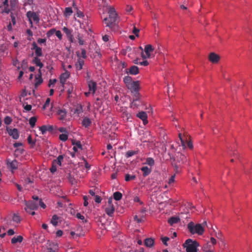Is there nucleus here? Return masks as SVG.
<instances>
[{"mask_svg":"<svg viewBox=\"0 0 252 252\" xmlns=\"http://www.w3.org/2000/svg\"><path fill=\"white\" fill-rule=\"evenodd\" d=\"M109 17L104 19V22L106 26L108 27L112 31H116L118 29V26L117 23V14L113 7H110L109 11Z\"/></svg>","mask_w":252,"mask_h":252,"instance_id":"obj_1","label":"nucleus"},{"mask_svg":"<svg viewBox=\"0 0 252 252\" xmlns=\"http://www.w3.org/2000/svg\"><path fill=\"white\" fill-rule=\"evenodd\" d=\"M206 225V221H204L202 224L197 223L196 224L191 221L188 224L187 228L191 234L202 235L204 232V226Z\"/></svg>","mask_w":252,"mask_h":252,"instance_id":"obj_2","label":"nucleus"},{"mask_svg":"<svg viewBox=\"0 0 252 252\" xmlns=\"http://www.w3.org/2000/svg\"><path fill=\"white\" fill-rule=\"evenodd\" d=\"M183 246L186 249V252H197V248L199 244L196 241L188 239L185 241Z\"/></svg>","mask_w":252,"mask_h":252,"instance_id":"obj_3","label":"nucleus"},{"mask_svg":"<svg viewBox=\"0 0 252 252\" xmlns=\"http://www.w3.org/2000/svg\"><path fill=\"white\" fill-rule=\"evenodd\" d=\"M126 87L129 89L134 96H140L139 91V82L138 81H133L132 83L128 84Z\"/></svg>","mask_w":252,"mask_h":252,"instance_id":"obj_4","label":"nucleus"},{"mask_svg":"<svg viewBox=\"0 0 252 252\" xmlns=\"http://www.w3.org/2000/svg\"><path fill=\"white\" fill-rule=\"evenodd\" d=\"M26 16L29 19L31 27H32L33 25L32 21L36 23H38L39 21L38 16L34 12L29 11L27 12Z\"/></svg>","mask_w":252,"mask_h":252,"instance_id":"obj_5","label":"nucleus"},{"mask_svg":"<svg viewBox=\"0 0 252 252\" xmlns=\"http://www.w3.org/2000/svg\"><path fill=\"white\" fill-rule=\"evenodd\" d=\"M154 50V47L151 44L146 45L144 48L145 54L142 52L141 57L143 59L149 58L151 57L150 53Z\"/></svg>","mask_w":252,"mask_h":252,"instance_id":"obj_6","label":"nucleus"},{"mask_svg":"<svg viewBox=\"0 0 252 252\" xmlns=\"http://www.w3.org/2000/svg\"><path fill=\"white\" fill-rule=\"evenodd\" d=\"M25 208H30V209L32 210H36L38 208V206H40L39 202L32 200L25 202Z\"/></svg>","mask_w":252,"mask_h":252,"instance_id":"obj_7","label":"nucleus"},{"mask_svg":"<svg viewBox=\"0 0 252 252\" xmlns=\"http://www.w3.org/2000/svg\"><path fill=\"white\" fill-rule=\"evenodd\" d=\"M77 56L78 57V59L75 63V66L77 70H81L83 68V66L84 64V61L83 59L80 58L79 53H77Z\"/></svg>","mask_w":252,"mask_h":252,"instance_id":"obj_8","label":"nucleus"},{"mask_svg":"<svg viewBox=\"0 0 252 252\" xmlns=\"http://www.w3.org/2000/svg\"><path fill=\"white\" fill-rule=\"evenodd\" d=\"M136 116L143 121L144 125H145L148 123V116L146 112L141 111L137 114Z\"/></svg>","mask_w":252,"mask_h":252,"instance_id":"obj_9","label":"nucleus"},{"mask_svg":"<svg viewBox=\"0 0 252 252\" xmlns=\"http://www.w3.org/2000/svg\"><path fill=\"white\" fill-rule=\"evenodd\" d=\"M70 76V73L69 71L65 70V72L62 73L60 78V83L62 84L63 87H64L65 83L69 78Z\"/></svg>","mask_w":252,"mask_h":252,"instance_id":"obj_10","label":"nucleus"},{"mask_svg":"<svg viewBox=\"0 0 252 252\" xmlns=\"http://www.w3.org/2000/svg\"><path fill=\"white\" fill-rule=\"evenodd\" d=\"M209 59L212 63H216L219 62L220 59V56L215 53H211L209 56Z\"/></svg>","mask_w":252,"mask_h":252,"instance_id":"obj_11","label":"nucleus"},{"mask_svg":"<svg viewBox=\"0 0 252 252\" xmlns=\"http://www.w3.org/2000/svg\"><path fill=\"white\" fill-rule=\"evenodd\" d=\"M139 68L137 66L132 65L131 66L127 71V69L126 70V73L127 74H129L131 75H137L139 73Z\"/></svg>","mask_w":252,"mask_h":252,"instance_id":"obj_12","label":"nucleus"},{"mask_svg":"<svg viewBox=\"0 0 252 252\" xmlns=\"http://www.w3.org/2000/svg\"><path fill=\"white\" fill-rule=\"evenodd\" d=\"M37 77H35V87L37 88L39 85H40L42 82L43 80L42 79V73L40 69H38V73L37 75Z\"/></svg>","mask_w":252,"mask_h":252,"instance_id":"obj_13","label":"nucleus"},{"mask_svg":"<svg viewBox=\"0 0 252 252\" xmlns=\"http://www.w3.org/2000/svg\"><path fill=\"white\" fill-rule=\"evenodd\" d=\"M88 87L90 92L94 94L96 89V84L95 82L90 80L88 82Z\"/></svg>","mask_w":252,"mask_h":252,"instance_id":"obj_14","label":"nucleus"},{"mask_svg":"<svg viewBox=\"0 0 252 252\" xmlns=\"http://www.w3.org/2000/svg\"><path fill=\"white\" fill-rule=\"evenodd\" d=\"M9 135L12 137L14 139H17L19 137V133L18 130L16 128H13L8 131Z\"/></svg>","mask_w":252,"mask_h":252,"instance_id":"obj_15","label":"nucleus"},{"mask_svg":"<svg viewBox=\"0 0 252 252\" xmlns=\"http://www.w3.org/2000/svg\"><path fill=\"white\" fill-rule=\"evenodd\" d=\"M39 57H34L32 61V63L34 64L36 66L39 67V69L43 66V64L41 63L40 59L39 58Z\"/></svg>","mask_w":252,"mask_h":252,"instance_id":"obj_16","label":"nucleus"},{"mask_svg":"<svg viewBox=\"0 0 252 252\" xmlns=\"http://www.w3.org/2000/svg\"><path fill=\"white\" fill-rule=\"evenodd\" d=\"M57 114L59 116V119L60 120L63 121L66 118L67 112L64 109H59L57 111Z\"/></svg>","mask_w":252,"mask_h":252,"instance_id":"obj_17","label":"nucleus"},{"mask_svg":"<svg viewBox=\"0 0 252 252\" xmlns=\"http://www.w3.org/2000/svg\"><path fill=\"white\" fill-rule=\"evenodd\" d=\"M72 144L74 145L73 149L75 152H77L78 148L80 149L81 150L82 149V145L79 141H76L75 140H73L72 141Z\"/></svg>","mask_w":252,"mask_h":252,"instance_id":"obj_18","label":"nucleus"},{"mask_svg":"<svg viewBox=\"0 0 252 252\" xmlns=\"http://www.w3.org/2000/svg\"><path fill=\"white\" fill-rule=\"evenodd\" d=\"M141 170L143 172V176L144 177H146L149 175L152 172V169L151 168H149L147 166H143L141 168Z\"/></svg>","mask_w":252,"mask_h":252,"instance_id":"obj_19","label":"nucleus"},{"mask_svg":"<svg viewBox=\"0 0 252 252\" xmlns=\"http://www.w3.org/2000/svg\"><path fill=\"white\" fill-rule=\"evenodd\" d=\"M115 211L113 205L108 206L105 208V212L109 216H112Z\"/></svg>","mask_w":252,"mask_h":252,"instance_id":"obj_20","label":"nucleus"},{"mask_svg":"<svg viewBox=\"0 0 252 252\" xmlns=\"http://www.w3.org/2000/svg\"><path fill=\"white\" fill-rule=\"evenodd\" d=\"M178 160L182 163H185L187 161V159L185 155L182 153H178L177 156Z\"/></svg>","mask_w":252,"mask_h":252,"instance_id":"obj_21","label":"nucleus"},{"mask_svg":"<svg viewBox=\"0 0 252 252\" xmlns=\"http://www.w3.org/2000/svg\"><path fill=\"white\" fill-rule=\"evenodd\" d=\"M32 198V201H36V202H39V204L40 205V206L42 207L43 209H45L46 208V205L42 201V199H39L37 196H33Z\"/></svg>","mask_w":252,"mask_h":252,"instance_id":"obj_22","label":"nucleus"},{"mask_svg":"<svg viewBox=\"0 0 252 252\" xmlns=\"http://www.w3.org/2000/svg\"><path fill=\"white\" fill-rule=\"evenodd\" d=\"M7 164L12 170L16 169L18 168V162L16 160H13L11 162L8 161Z\"/></svg>","mask_w":252,"mask_h":252,"instance_id":"obj_23","label":"nucleus"},{"mask_svg":"<svg viewBox=\"0 0 252 252\" xmlns=\"http://www.w3.org/2000/svg\"><path fill=\"white\" fill-rule=\"evenodd\" d=\"M23 240V238L22 236L19 235L17 237H14L11 239V243L13 244H16L17 243H21L22 242Z\"/></svg>","mask_w":252,"mask_h":252,"instance_id":"obj_24","label":"nucleus"},{"mask_svg":"<svg viewBox=\"0 0 252 252\" xmlns=\"http://www.w3.org/2000/svg\"><path fill=\"white\" fill-rule=\"evenodd\" d=\"M180 221V218L179 217H173L170 218L168 220V223L172 225L174 224L177 223Z\"/></svg>","mask_w":252,"mask_h":252,"instance_id":"obj_25","label":"nucleus"},{"mask_svg":"<svg viewBox=\"0 0 252 252\" xmlns=\"http://www.w3.org/2000/svg\"><path fill=\"white\" fill-rule=\"evenodd\" d=\"M145 245L148 247H152L154 244V240L152 238H146L145 240Z\"/></svg>","mask_w":252,"mask_h":252,"instance_id":"obj_26","label":"nucleus"},{"mask_svg":"<svg viewBox=\"0 0 252 252\" xmlns=\"http://www.w3.org/2000/svg\"><path fill=\"white\" fill-rule=\"evenodd\" d=\"M91 121L89 118L85 117L83 119L82 124L85 127H88L91 125Z\"/></svg>","mask_w":252,"mask_h":252,"instance_id":"obj_27","label":"nucleus"},{"mask_svg":"<svg viewBox=\"0 0 252 252\" xmlns=\"http://www.w3.org/2000/svg\"><path fill=\"white\" fill-rule=\"evenodd\" d=\"M124 82L125 83L126 86H128V84L132 83L133 81H132V78L131 77L129 76H125L124 78Z\"/></svg>","mask_w":252,"mask_h":252,"instance_id":"obj_28","label":"nucleus"},{"mask_svg":"<svg viewBox=\"0 0 252 252\" xmlns=\"http://www.w3.org/2000/svg\"><path fill=\"white\" fill-rule=\"evenodd\" d=\"M63 155H60L58 156L57 158L54 160L53 162V164H58L60 166L62 164V162L63 161Z\"/></svg>","mask_w":252,"mask_h":252,"instance_id":"obj_29","label":"nucleus"},{"mask_svg":"<svg viewBox=\"0 0 252 252\" xmlns=\"http://www.w3.org/2000/svg\"><path fill=\"white\" fill-rule=\"evenodd\" d=\"M122 194L119 191H116L113 194L114 199L117 201L121 200L122 198Z\"/></svg>","mask_w":252,"mask_h":252,"instance_id":"obj_30","label":"nucleus"},{"mask_svg":"<svg viewBox=\"0 0 252 252\" xmlns=\"http://www.w3.org/2000/svg\"><path fill=\"white\" fill-rule=\"evenodd\" d=\"M59 220V217L56 215H54L53 216L52 219L51 220V223L55 226H57L58 224V220Z\"/></svg>","mask_w":252,"mask_h":252,"instance_id":"obj_31","label":"nucleus"},{"mask_svg":"<svg viewBox=\"0 0 252 252\" xmlns=\"http://www.w3.org/2000/svg\"><path fill=\"white\" fill-rule=\"evenodd\" d=\"M145 164H148L151 166H152L155 164V160L152 158H147Z\"/></svg>","mask_w":252,"mask_h":252,"instance_id":"obj_32","label":"nucleus"},{"mask_svg":"<svg viewBox=\"0 0 252 252\" xmlns=\"http://www.w3.org/2000/svg\"><path fill=\"white\" fill-rule=\"evenodd\" d=\"M37 119L35 117H31L29 120V124L31 126V127L33 128L35 125V123L36 122Z\"/></svg>","mask_w":252,"mask_h":252,"instance_id":"obj_33","label":"nucleus"},{"mask_svg":"<svg viewBox=\"0 0 252 252\" xmlns=\"http://www.w3.org/2000/svg\"><path fill=\"white\" fill-rule=\"evenodd\" d=\"M139 99L140 96H138L137 97L134 96V98H133V101L130 104V107L133 108L137 107L138 105L135 103V101H138Z\"/></svg>","mask_w":252,"mask_h":252,"instance_id":"obj_34","label":"nucleus"},{"mask_svg":"<svg viewBox=\"0 0 252 252\" xmlns=\"http://www.w3.org/2000/svg\"><path fill=\"white\" fill-rule=\"evenodd\" d=\"M72 13V9L71 7H68L65 9L64 15L65 16L67 17L70 16Z\"/></svg>","mask_w":252,"mask_h":252,"instance_id":"obj_35","label":"nucleus"},{"mask_svg":"<svg viewBox=\"0 0 252 252\" xmlns=\"http://www.w3.org/2000/svg\"><path fill=\"white\" fill-rule=\"evenodd\" d=\"M67 178L68 179L69 182L72 184L74 185L76 183V181L73 176H72L71 174L69 173L67 176Z\"/></svg>","mask_w":252,"mask_h":252,"instance_id":"obj_36","label":"nucleus"},{"mask_svg":"<svg viewBox=\"0 0 252 252\" xmlns=\"http://www.w3.org/2000/svg\"><path fill=\"white\" fill-rule=\"evenodd\" d=\"M34 51L35 55L36 56L35 57H41L43 56L41 48L38 47L36 49H35Z\"/></svg>","mask_w":252,"mask_h":252,"instance_id":"obj_37","label":"nucleus"},{"mask_svg":"<svg viewBox=\"0 0 252 252\" xmlns=\"http://www.w3.org/2000/svg\"><path fill=\"white\" fill-rule=\"evenodd\" d=\"M83 112V109L82 106L80 105L76 106V108L74 110V114H77L78 115H79L81 113Z\"/></svg>","mask_w":252,"mask_h":252,"instance_id":"obj_38","label":"nucleus"},{"mask_svg":"<svg viewBox=\"0 0 252 252\" xmlns=\"http://www.w3.org/2000/svg\"><path fill=\"white\" fill-rule=\"evenodd\" d=\"M136 178V176L135 175H130L129 174H126L125 176V180L127 182L129 181L130 180H133Z\"/></svg>","mask_w":252,"mask_h":252,"instance_id":"obj_39","label":"nucleus"},{"mask_svg":"<svg viewBox=\"0 0 252 252\" xmlns=\"http://www.w3.org/2000/svg\"><path fill=\"white\" fill-rule=\"evenodd\" d=\"M68 138V134L66 133H62L59 136V139L63 141H65Z\"/></svg>","mask_w":252,"mask_h":252,"instance_id":"obj_40","label":"nucleus"},{"mask_svg":"<svg viewBox=\"0 0 252 252\" xmlns=\"http://www.w3.org/2000/svg\"><path fill=\"white\" fill-rule=\"evenodd\" d=\"M63 31L66 34L67 37L72 35V31L66 27H63Z\"/></svg>","mask_w":252,"mask_h":252,"instance_id":"obj_41","label":"nucleus"},{"mask_svg":"<svg viewBox=\"0 0 252 252\" xmlns=\"http://www.w3.org/2000/svg\"><path fill=\"white\" fill-rule=\"evenodd\" d=\"M138 151H128L126 153V157L127 158L130 157L134 155L137 154Z\"/></svg>","mask_w":252,"mask_h":252,"instance_id":"obj_42","label":"nucleus"},{"mask_svg":"<svg viewBox=\"0 0 252 252\" xmlns=\"http://www.w3.org/2000/svg\"><path fill=\"white\" fill-rule=\"evenodd\" d=\"M80 58L83 59H85L87 58V56L86 55V51L85 49H84V48L81 49V54H80Z\"/></svg>","mask_w":252,"mask_h":252,"instance_id":"obj_43","label":"nucleus"},{"mask_svg":"<svg viewBox=\"0 0 252 252\" xmlns=\"http://www.w3.org/2000/svg\"><path fill=\"white\" fill-rule=\"evenodd\" d=\"M12 122L11 118L9 116H6L4 119V123L5 124L8 125Z\"/></svg>","mask_w":252,"mask_h":252,"instance_id":"obj_44","label":"nucleus"},{"mask_svg":"<svg viewBox=\"0 0 252 252\" xmlns=\"http://www.w3.org/2000/svg\"><path fill=\"white\" fill-rule=\"evenodd\" d=\"M5 229L4 227H1L0 228V237L1 238H3L5 235L6 233L5 232Z\"/></svg>","mask_w":252,"mask_h":252,"instance_id":"obj_45","label":"nucleus"},{"mask_svg":"<svg viewBox=\"0 0 252 252\" xmlns=\"http://www.w3.org/2000/svg\"><path fill=\"white\" fill-rule=\"evenodd\" d=\"M12 220L13 221L16 222L17 223H18L21 221L20 217L15 214L13 215Z\"/></svg>","mask_w":252,"mask_h":252,"instance_id":"obj_46","label":"nucleus"},{"mask_svg":"<svg viewBox=\"0 0 252 252\" xmlns=\"http://www.w3.org/2000/svg\"><path fill=\"white\" fill-rule=\"evenodd\" d=\"M143 217H141L140 218H139L138 216L135 215L134 217V220L135 221H137L138 223L141 222L143 221Z\"/></svg>","mask_w":252,"mask_h":252,"instance_id":"obj_47","label":"nucleus"},{"mask_svg":"<svg viewBox=\"0 0 252 252\" xmlns=\"http://www.w3.org/2000/svg\"><path fill=\"white\" fill-rule=\"evenodd\" d=\"M76 217L79 219H80V220H83V222H87V220H85V217L84 216L82 215L80 213H78L77 214H76Z\"/></svg>","mask_w":252,"mask_h":252,"instance_id":"obj_48","label":"nucleus"},{"mask_svg":"<svg viewBox=\"0 0 252 252\" xmlns=\"http://www.w3.org/2000/svg\"><path fill=\"white\" fill-rule=\"evenodd\" d=\"M50 103V99L49 98H47L43 108L44 109H45L47 107H48L49 106V104Z\"/></svg>","mask_w":252,"mask_h":252,"instance_id":"obj_49","label":"nucleus"},{"mask_svg":"<svg viewBox=\"0 0 252 252\" xmlns=\"http://www.w3.org/2000/svg\"><path fill=\"white\" fill-rule=\"evenodd\" d=\"M47 126L43 125L40 127V130L41 131L42 134H44L47 131Z\"/></svg>","mask_w":252,"mask_h":252,"instance_id":"obj_50","label":"nucleus"},{"mask_svg":"<svg viewBox=\"0 0 252 252\" xmlns=\"http://www.w3.org/2000/svg\"><path fill=\"white\" fill-rule=\"evenodd\" d=\"M25 210L27 213L32 216L35 214V212L33 211L34 210L30 209V208H25Z\"/></svg>","mask_w":252,"mask_h":252,"instance_id":"obj_51","label":"nucleus"},{"mask_svg":"<svg viewBox=\"0 0 252 252\" xmlns=\"http://www.w3.org/2000/svg\"><path fill=\"white\" fill-rule=\"evenodd\" d=\"M55 34H56V35L58 37V38L60 39V40H61L62 38V32L60 31H56L55 32Z\"/></svg>","mask_w":252,"mask_h":252,"instance_id":"obj_52","label":"nucleus"},{"mask_svg":"<svg viewBox=\"0 0 252 252\" xmlns=\"http://www.w3.org/2000/svg\"><path fill=\"white\" fill-rule=\"evenodd\" d=\"M27 63V62L26 60H23L22 61L21 64V67L23 69H25L27 68L28 66Z\"/></svg>","mask_w":252,"mask_h":252,"instance_id":"obj_53","label":"nucleus"},{"mask_svg":"<svg viewBox=\"0 0 252 252\" xmlns=\"http://www.w3.org/2000/svg\"><path fill=\"white\" fill-rule=\"evenodd\" d=\"M162 243H163L164 245H165V246H167V241L169 240V238L167 237H163L162 238Z\"/></svg>","mask_w":252,"mask_h":252,"instance_id":"obj_54","label":"nucleus"},{"mask_svg":"<svg viewBox=\"0 0 252 252\" xmlns=\"http://www.w3.org/2000/svg\"><path fill=\"white\" fill-rule=\"evenodd\" d=\"M28 142L29 144H32V145H34L35 144V142H34L32 138V136L31 135L29 136L28 138Z\"/></svg>","mask_w":252,"mask_h":252,"instance_id":"obj_55","label":"nucleus"},{"mask_svg":"<svg viewBox=\"0 0 252 252\" xmlns=\"http://www.w3.org/2000/svg\"><path fill=\"white\" fill-rule=\"evenodd\" d=\"M78 43L80 45H83L84 44V40L82 39V38L79 35H78Z\"/></svg>","mask_w":252,"mask_h":252,"instance_id":"obj_56","label":"nucleus"},{"mask_svg":"<svg viewBox=\"0 0 252 252\" xmlns=\"http://www.w3.org/2000/svg\"><path fill=\"white\" fill-rule=\"evenodd\" d=\"M179 137L180 139L181 140L182 146L184 148H186V144H185V141H184V140L183 139V138L182 137V135H181V133L179 134Z\"/></svg>","mask_w":252,"mask_h":252,"instance_id":"obj_57","label":"nucleus"},{"mask_svg":"<svg viewBox=\"0 0 252 252\" xmlns=\"http://www.w3.org/2000/svg\"><path fill=\"white\" fill-rule=\"evenodd\" d=\"M139 30L137 29L135 26L133 28L132 32L136 36H138V33Z\"/></svg>","mask_w":252,"mask_h":252,"instance_id":"obj_58","label":"nucleus"},{"mask_svg":"<svg viewBox=\"0 0 252 252\" xmlns=\"http://www.w3.org/2000/svg\"><path fill=\"white\" fill-rule=\"evenodd\" d=\"M57 82V80L54 79L53 80L50 79L48 84V87H51L52 85H54Z\"/></svg>","mask_w":252,"mask_h":252,"instance_id":"obj_59","label":"nucleus"},{"mask_svg":"<svg viewBox=\"0 0 252 252\" xmlns=\"http://www.w3.org/2000/svg\"><path fill=\"white\" fill-rule=\"evenodd\" d=\"M24 151V150L22 148H18L16 149L15 151V154H16V153H18L19 154H22Z\"/></svg>","mask_w":252,"mask_h":252,"instance_id":"obj_60","label":"nucleus"},{"mask_svg":"<svg viewBox=\"0 0 252 252\" xmlns=\"http://www.w3.org/2000/svg\"><path fill=\"white\" fill-rule=\"evenodd\" d=\"M10 17L11 18V21L13 25H15L16 24V18L15 16L13 13H11Z\"/></svg>","mask_w":252,"mask_h":252,"instance_id":"obj_61","label":"nucleus"},{"mask_svg":"<svg viewBox=\"0 0 252 252\" xmlns=\"http://www.w3.org/2000/svg\"><path fill=\"white\" fill-rule=\"evenodd\" d=\"M175 177V175H173L170 177V178L169 179V181H168L169 184H171L172 183H173L174 182Z\"/></svg>","mask_w":252,"mask_h":252,"instance_id":"obj_62","label":"nucleus"},{"mask_svg":"<svg viewBox=\"0 0 252 252\" xmlns=\"http://www.w3.org/2000/svg\"><path fill=\"white\" fill-rule=\"evenodd\" d=\"M54 164H55L53 163L52 166L51 167V168L50 169L51 172L52 173H54L57 170V168H56V166Z\"/></svg>","mask_w":252,"mask_h":252,"instance_id":"obj_63","label":"nucleus"},{"mask_svg":"<svg viewBox=\"0 0 252 252\" xmlns=\"http://www.w3.org/2000/svg\"><path fill=\"white\" fill-rule=\"evenodd\" d=\"M95 202H96V203H100L101 201V199L100 198V196H99L98 195H95Z\"/></svg>","mask_w":252,"mask_h":252,"instance_id":"obj_64","label":"nucleus"}]
</instances>
